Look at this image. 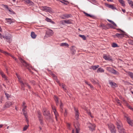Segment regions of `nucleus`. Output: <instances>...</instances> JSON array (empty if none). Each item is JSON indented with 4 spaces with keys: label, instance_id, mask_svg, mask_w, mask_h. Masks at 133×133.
Instances as JSON below:
<instances>
[{
    "label": "nucleus",
    "instance_id": "nucleus-11",
    "mask_svg": "<svg viewBox=\"0 0 133 133\" xmlns=\"http://www.w3.org/2000/svg\"><path fill=\"white\" fill-rule=\"evenodd\" d=\"M117 128L118 129L122 128V125L121 122L119 120H118L116 123Z\"/></svg>",
    "mask_w": 133,
    "mask_h": 133
},
{
    "label": "nucleus",
    "instance_id": "nucleus-50",
    "mask_svg": "<svg viewBox=\"0 0 133 133\" xmlns=\"http://www.w3.org/2000/svg\"><path fill=\"white\" fill-rule=\"evenodd\" d=\"M5 94L7 98H9L10 97L9 95L7 93H5Z\"/></svg>",
    "mask_w": 133,
    "mask_h": 133
},
{
    "label": "nucleus",
    "instance_id": "nucleus-37",
    "mask_svg": "<svg viewBox=\"0 0 133 133\" xmlns=\"http://www.w3.org/2000/svg\"><path fill=\"white\" fill-rule=\"evenodd\" d=\"M112 69V68H111L110 67H107L106 68L107 70L110 72H111V70Z\"/></svg>",
    "mask_w": 133,
    "mask_h": 133
},
{
    "label": "nucleus",
    "instance_id": "nucleus-31",
    "mask_svg": "<svg viewBox=\"0 0 133 133\" xmlns=\"http://www.w3.org/2000/svg\"><path fill=\"white\" fill-rule=\"evenodd\" d=\"M128 2L131 6L133 8V2L130 0H128Z\"/></svg>",
    "mask_w": 133,
    "mask_h": 133
},
{
    "label": "nucleus",
    "instance_id": "nucleus-47",
    "mask_svg": "<svg viewBox=\"0 0 133 133\" xmlns=\"http://www.w3.org/2000/svg\"><path fill=\"white\" fill-rule=\"evenodd\" d=\"M51 19L48 17H46L45 19V20L48 22H50Z\"/></svg>",
    "mask_w": 133,
    "mask_h": 133
},
{
    "label": "nucleus",
    "instance_id": "nucleus-46",
    "mask_svg": "<svg viewBox=\"0 0 133 133\" xmlns=\"http://www.w3.org/2000/svg\"><path fill=\"white\" fill-rule=\"evenodd\" d=\"M39 120L40 123L42 125L43 124V123L42 122V117H41V116L39 117Z\"/></svg>",
    "mask_w": 133,
    "mask_h": 133
},
{
    "label": "nucleus",
    "instance_id": "nucleus-59",
    "mask_svg": "<svg viewBox=\"0 0 133 133\" xmlns=\"http://www.w3.org/2000/svg\"><path fill=\"white\" fill-rule=\"evenodd\" d=\"M108 26H110L111 27V28H112L113 27L112 26V25H111V24H108Z\"/></svg>",
    "mask_w": 133,
    "mask_h": 133
},
{
    "label": "nucleus",
    "instance_id": "nucleus-53",
    "mask_svg": "<svg viewBox=\"0 0 133 133\" xmlns=\"http://www.w3.org/2000/svg\"><path fill=\"white\" fill-rule=\"evenodd\" d=\"M67 115V111H66V110L65 109V113H64V116H66Z\"/></svg>",
    "mask_w": 133,
    "mask_h": 133
},
{
    "label": "nucleus",
    "instance_id": "nucleus-15",
    "mask_svg": "<svg viewBox=\"0 0 133 133\" xmlns=\"http://www.w3.org/2000/svg\"><path fill=\"white\" fill-rule=\"evenodd\" d=\"M5 20L8 24H10L11 23L15 22V20L11 18H5Z\"/></svg>",
    "mask_w": 133,
    "mask_h": 133
},
{
    "label": "nucleus",
    "instance_id": "nucleus-36",
    "mask_svg": "<svg viewBox=\"0 0 133 133\" xmlns=\"http://www.w3.org/2000/svg\"><path fill=\"white\" fill-rule=\"evenodd\" d=\"M84 13L87 16L90 17H94V16L92 15H90L88 14V13H86L85 12H84Z\"/></svg>",
    "mask_w": 133,
    "mask_h": 133
},
{
    "label": "nucleus",
    "instance_id": "nucleus-35",
    "mask_svg": "<svg viewBox=\"0 0 133 133\" xmlns=\"http://www.w3.org/2000/svg\"><path fill=\"white\" fill-rule=\"evenodd\" d=\"M128 75L130 77L133 79V73L130 72H128Z\"/></svg>",
    "mask_w": 133,
    "mask_h": 133
},
{
    "label": "nucleus",
    "instance_id": "nucleus-28",
    "mask_svg": "<svg viewBox=\"0 0 133 133\" xmlns=\"http://www.w3.org/2000/svg\"><path fill=\"white\" fill-rule=\"evenodd\" d=\"M119 2L121 4L122 6H124L125 5L124 2L123 0H119Z\"/></svg>",
    "mask_w": 133,
    "mask_h": 133
},
{
    "label": "nucleus",
    "instance_id": "nucleus-10",
    "mask_svg": "<svg viewBox=\"0 0 133 133\" xmlns=\"http://www.w3.org/2000/svg\"><path fill=\"white\" fill-rule=\"evenodd\" d=\"M12 105V103L11 102L9 101L5 103V105L3 107V108L4 109H5L6 108L9 107Z\"/></svg>",
    "mask_w": 133,
    "mask_h": 133
},
{
    "label": "nucleus",
    "instance_id": "nucleus-33",
    "mask_svg": "<svg viewBox=\"0 0 133 133\" xmlns=\"http://www.w3.org/2000/svg\"><path fill=\"white\" fill-rule=\"evenodd\" d=\"M108 7L111 9L113 10L116 9V8L114 6L112 5H108Z\"/></svg>",
    "mask_w": 133,
    "mask_h": 133
},
{
    "label": "nucleus",
    "instance_id": "nucleus-7",
    "mask_svg": "<svg viewBox=\"0 0 133 133\" xmlns=\"http://www.w3.org/2000/svg\"><path fill=\"white\" fill-rule=\"evenodd\" d=\"M0 51L1 52L3 53L6 55H8L11 56L13 59H14L16 62H18L17 59L13 55H12L11 54H9L6 52L5 51L1 49H0Z\"/></svg>",
    "mask_w": 133,
    "mask_h": 133
},
{
    "label": "nucleus",
    "instance_id": "nucleus-29",
    "mask_svg": "<svg viewBox=\"0 0 133 133\" xmlns=\"http://www.w3.org/2000/svg\"><path fill=\"white\" fill-rule=\"evenodd\" d=\"M118 129L120 133H125L124 131V130L123 128L119 129Z\"/></svg>",
    "mask_w": 133,
    "mask_h": 133
},
{
    "label": "nucleus",
    "instance_id": "nucleus-5",
    "mask_svg": "<svg viewBox=\"0 0 133 133\" xmlns=\"http://www.w3.org/2000/svg\"><path fill=\"white\" fill-rule=\"evenodd\" d=\"M41 9L43 11L49 12L50 13L52 12L51 8L47 6H42L41 7Z\"/></svg>",
    "mask_w": 133,
    "mask_h": 133
},
{
    "label": "nucleus",
    "instance_id": "nucleus-2",
    "mask_svg": "<svg viewBox=\"0 0 133 133\" xmlns=\"http://www.w3.org/2000/svg\"><path fill=\"white\" fill-rule=\"evenodd\" d=\"M117 30H120L121 32V34H116V35H114V37H117L118 38H122L123 37L124 35H125V32L120 29H117Z\"/></svg>",
    "mask_w": 133,
    "mask_h": 133
},
{
    "label": "nucleus",
    "instance_id": "nucleus-49",
    "mask_svg": "<svg viewBox=\"0 0 133 133\" xmlns=\"http://www.w3.org/2000/svg\"><path fill=\"white\" fill-rule=\"evenodd\" d=\"M129 44H133V41L130 40L129 41Z\"/></svg>",
    "mask_w": 133,
    "mask_h": 133
},
{
    "label": "nucleus",
    "instance_id": "nucleus-44",
    "mask_svg": "<svg viewBox=\"0 0 133 133\" xmlns=\"http://www.w3.org/2000/svg\"><path fill=\"white\" fill-rule=\"evenodd\" d=\"M28 127V125H26L23 128V131H25L26 130Z\"/></svg>",
    "mask_w": 133,
    "mask_h": 133
},
{
    "label": "nucleus",
    "instance_id": "nucleus-45",
    "mask_svg": "<svg viewBox=\"0 0 133 133\" xmlns=\"http://www.w3.org/2000/svg\"><path fill=\"white\" fill-rule=\"evenodd\" d=\"M116 101L118 105H121V102L119 99H117Z\"/></svg>",
    "mask_w": 133,
    "mask_h": 133
},
{
    "label": "nucleus",
    "instance_id": "nucleus-39",
    "mask_svg": "<svg viewBox=\"0 0 133 133\" xmlns=\"http://www.w3.org/2000/svg\"><path fill=\"white\" fill-rule=\"evenodd\" d=\"M23 115H24L25 118H27V117H28L27 116V114L26 112H25V110H24V111H23Z\"/></svg>",
    "mask_w": 133,
    "mask_h": 133
},
{
    "label": "nucleus",
    "instance_id": "nucleus-9",
    "mask_svg": "<svg viewBox=\"0 0 133 133\" xmlns=\"http://www.w3.org/2000/svg\"><path fill=\"white\" fill-rule=\"evenodd\" d=\"M19 59L23 66L25 67H27L28 66V64L21 58L19 57Z\"/></svg>",
    "mask_w": 133,
    "mask_h": 133
},
{
    "label": "nucleus",
    "instance_id": "nucleus-54",
    "mask_svg": "<svg viewBox=\"0 0 133 133\" xmlns=\"http://www.w3.org/2000/svg\"><path fill=\"white\" fill-rule=\"evenodd\" d=\"M89 86L90 88L91 89L93 88V86L91 84H89Z\"/></svg>",
    "mask_w": 133,
    "mask_h": 133
},
{
    "label": "nucleus",
    "instance_id": "nucleus-34",
    "mask_svg": "<svg viewBox=\"0 0 133 133\" xmlns=\"http://www.w3.org/2000/svg\"><path fill=\"white\" fill-rule=\"evenodd\" d=\"M107 20L109 22L112 24L114 26H117L116 24L113 21L109 19H108Z\"/></svg>",
    "mask_w": 133,
    "mask_h": 133
},
{
    "label": "nucleus",
    "instance_id": "nucleus-25",
    "mask_svg": "<svg viewBox=\"0 0 133 133\" xmlns=\"http://www.w3.org/2000/svg\"><path fill=\"white\" fill-rule=\"evenodd\" d=\"M0 73L2 77L4 78L5 80L7 79V77L4 73L1 71H0Z\"/></svg>",
    "mask_w": 133,
    "mask_h": 133
},
{
    "label": "nucleus",
    "instance_id": "nucleus-43",
    "mask_svg": "<svg viewBox=\"0 0 133 133\" xmlns=\"http://www.w3.org/2000/svg\"><path fill=\"white\" fill-rule=\"evenodd\" d=\"M79 36L83 39L84 40L86 39V37L84 35H79Z\"/></svg>",
    "mask_w": 133,
    "mask_h": 133
},
{
    "label": "nucleus",
    "instance_id": "nucleus-63",
    "mask_svg": "<svg viewBox=\"0 0 133 133\" xmlns=\"http://www.w3.org/2000/svg\"><path fill=\"white\" fill-rule=\"evenodd\" d=\"M3 125H2V124H1L0 125V128H2L3 127Z\"/></svg>",
    "mask_w": 133,
    "mask_h": 133
},
{
    "label": "nucleus",
    "instance_id": "nucleus-40",
    "mask_svg": "<svg viewBox=\"0 0 133 133\" xmlns=\"http://www.w3.org/2000/svg\"><path fill=\"white\" fill-rule=\"evenodd\" d=\"M8 10L10 12H11V14H14L15 13L14 11H13V10L11 9V8H9L7 10Z\"/></svg>",
    "mask_w": 133,
    "mask_h": 133
},
{
    "label": "nucleus",
    "instance_id": "nucleus-8",
    "mask_svg": "<svg viewBox=\"0 0 133 133\" xmlns=\"http://www.w3.org/2000/svg\"><path fill=\"white\" fill-rule=\"evenodd\" d=\"M125 117L126 118L128 123L131 126H133V121L130 120V118L128 117L127 115H125Z\"/></svg>",
    "mask_w": 133,
    "mask_h": 133
},
{
    "label": "nucleus",
    "instance_id": "nucleus-13",
    "mask_svg": "<svg viewBox=\"0 0 133 133\" xmlns=\"http://www.w3.org/2000/svg\"><path fill=\"white\" fill-rule=\"evenodd\" d=\"M95 125L94 124H92L91 123H90L89 125V129L92 131H93L95 130Z\"/></svg>",
    "mask_w": 133,
    "mask_h": 133
},
{
    "label": "nucleus",
    "instance_id": "nucleus-1",
    "mask_svg": "<svg viewBox=\"0 0 133 133\" xmlns=\"http://www.w3.org/2000/svg\"><path fill=\"white\" fill-rule=\"evenodd\" d=\"M16 75L19 81L21 83L22 88L23 90H24V87L25 86H27L29 89L30 88V87L27 83L26 82H23L21 79V77L19 75H18L17 74H16Z\"/></svg>",
    "mask_w": 133,
    "mask_h": 133
},
{
    "label": "nucleus",
    "instance_id": "nucleus-52",
    "mask_svg": "<svg viewBox=\"0 0 133 133\" xmlns=\"http://www.w3.org/2000/svg\"><path fill=\"white\" fill-rule=\"evenodd\" d=\"M64 1L65 2L68 3H69L68 1H65V0H61V1H60V2L62 3H64Z\"/></svg>",
    "mask_w": 133,
    "mask_h": 133
},
{
    "label": "nucleus",
    "instance_id": "nucleus-22",
    "mask_svg": "<svg viewBox=\"0 0 133 133\" xmlns=\"http://www.w3.org/2000/svg\"><path fill=\"white\" fill-rule=\"evenodd\" d=\"M111 72L116 75H118L119 74V73L113 68L112 69Z\"/></svg>",
    "mask_w": 133,
    "mask_h": 133
},
{
    "label": "nucleus",
    "instance_id": "nucleus-27",
    "mask_svg": "<svg viewBox=\"0 0 133 133\" xmlns=\"http://www.w3.org/2000/svg\"><path fill=\"white\" fill-rule=\"evenodd\" d=\"M60 45L61 46H65L68 47L69 46V45H68V43H61L60 44Z\"/></svg>",
    "mask_w": 133,
    "mask_h": 133
},
{
    "label": "nucleus",
    "instance_id": "nucleus-57",
    "mask_svg": "<svg viewBox=\"0 0 133 133\" xmlns=\"http://www.w3.org/2000/svg\"><path fill=\"white\" fill-rule=\"evenodd\" d=\"M3 37V38H5V37H3L2 36V35L1 34H0V38H1V39H2Z\"/></svg>",
    "mask_w": 133,
    "mask_h": 133
},
{
    "label": "nucleus",
    "instance_id": "nucleus-38",
    "mask_svg": "<svg viewBox=\"0 0 133 133\" xmlns=\"http://www.w3.org/2000/svg\"><path fill=\"white\" fill-rule=\"evenodd\" d=\"M2 5L3 6V7L4 8H6V9L7 10L9 8H8V7L7 5H5L4 4H2Z\"/></svg>",
    "mask_w": 133,
    "mask_h": 133
},
{
    "label": "nucleus",
    "instance_id": "nucleus-60",
    "mask_svg": "<svg viewBox=\"0 0 133 133\" xmlns=\"http://www.w3.org/2000/svg\"><path fill=\"white\" fill-rule=\"evenodd\" d=\"M122 11L124 12V13H125V10L124 9H122Z\"/></svg>",
    "mask_w": 133,
    "mask_h": 133
},
{
    "label": "nucleus",
    "instance_id": "nucleus-17",
    "mask_svg": "<svg viewBox=\"0 0 133 133\" xmlns=\"http://www.w3.org/2000/svg\"><path fill=\"white\" fill-rule=\"evenodd\" d=\"M71 15L68 14H64L61 17V18L62 19H64L65 18H68L71 16Z\"/></svg>",
    "mask_w": 133,
    "mask_h": 133
},
{
    "label": "nucleus",
    "instance_id": "nucleus-32",
    "mask_svg": "<svg viewBox=\"0 0 133 133\" xmlns=\"http://www.w3.org/2000/svg\"><path fill=\"white\" fill-rule=\"evenodd\" d=\"M99 67V65H98L92 66H91V68L93 70H95L96 69Z\"/></svg>",
    "mask_w": 133,
    "mask_h": 133
},
{
    "label": "nucleus",
    "instance_id": "nucleus-19",
    "mask_svg": "<svg viewBox=\"0 0 133 133\" xmlns=\"http://www.w3.org/2000/svg\"><path fill=\"white\" fill-rule=\"evenodd\" d=\"M52 109L53 110V112L54 113V114L55 116V118L56 119V120H57V118L58 117V113L57 111H56V110L54 108H53V107L52 106Z\"/></svg>",
    "mask_w": 133,
    "mask_h": 133
},
{
    "label": "nucleus",
    "instance_id": "nucleus-61",
    "mask_svg": "<svg viewBox=\"0 0 133 133\" xmlns=\"http://www.w3.org/2000/svg\"><path fill=\"white\" fill-rule=\"evenodd\" d=\"M85 83L86 84H87V85H89V84H90V83H89L88 82L86 81H85Z\"/></svg>",
    "mask_w": 133,
    "mask_h": 133
},
{
    "label": "nucleus",
    "instance_id": "nucleus-14",
    "mask_svg": "<svg viewBox=\"0 0 133 133\" xmlns=\"http://www.w3.org/2000/svg\"><path fill=\"white\" fill-rule=\"evenodd\" d=\"M46 34L49 37H50L53 35L54 32L52 30H49L46 32Z\"/></svg>",
    "mask_w": 133,
    "mask_h": 133
},
{
    "label": "nucleus",
    "instance_id": "nucleus-24",
    "mask_svg": "<svg viewBox=\"0 0 133 133\" xmlns=\"http://www.w3.org/2000/svg\"><path fill=\"white\" fill-rule=\"evenodd\" d=\"M31 36L32 38L35 39L36 38L37 35L35 34L34 32H32L31 33Z\"/></svg>",
    "mask_w": 133,
    "mask_h": 133
},
{
    "label": "nucleus",
    "instance_id": "nucleus-56",
    "mask_svg": "<svg viewBox=\"0 0 133 133\" xmlns=\"http://www.w3.org/2000/svg\"><path fill=\"white\" fill-rule=\"evenodd\" d=\"M50 22L51 23L53 24H55V23L54 22L52 21L51 20Z\"/></svg>",
    "mask_w": 133,
    "mask_h": 133
},
{
    "label": "nucleus",
    "instance_id": "nucleus-30",
    "mask_svg": "<svg viewBox=\"0 0 133 133\" xmlns=\"http://www.w3.org/2000/svg\"><path fill=\"white\" fill-rule=\"evenodd\" d=\"M25 103L24 102H23L22 104V107H23V108L22 109V111H24L25 109L26 108V106L25 105Z\"/></svg>",
    "mask_w": 133,
    "mask_h": 133
},
{
    "label": "nucleus",
    "instance_id": "nucleus-62",
    "mask_svg": "<svg viewBox=\"0 0 133 133\" xmlns=\"http://www.w3.org/2000/svg\"><path fill=\"white\" fill-rule=\"evenodd\" d=\"M26 121L28 123V117H27V118L26 119V118H25Z\"/></svg>",
    "mask_w": 133,
    "mask_h": 133
},
{
    "label": "nucleus",
    "instance_id": "nucleus-64",
    "mask_svg": "<svg viewBox=\"0 0 133 133\" xmlns=\"http://www.w3.org/2000/svg\"><path fill=\"white\" fill-rule=\"evenodd\" d=\"M109 2H112L113 1V0H107Z\"/></svg>",
    "mask_w": 133,
    "mask_h": 133
},
{
    "label": "nucleus",
    "instance_id": "nucleus-55",
    "mask_svg": "<svg viewBox=\"0 0 133 133\" xmlns=\"http://www.w3.org/2000/svg\"><path fill=\"white\" fill-rule=\"evenodd\" d=\"M128 107L130 109L133 111V109L130 106H129Z\"/></svg>",
    "mask_w": 133,
    "mask_h": 133
},
{
    "label": "nucleus",
    "instance_id": "nucleus-21",
    "mask_svg": "<svg viewBox=\"0 0 133 133\" xmlns=\"http://www.w3.org/2000/svg\"><path fill=\"white\" fill-rule=\"evenodd\" d=\"M74 126L75 127V128H76V133H79V129L78 128V126L79 125V124L77 123V128L76 125L75 124H74Z\"/></svg>",
    "mask_w": 133,
    "mask_h": 133
},
{
    "label": "nucleus",
    "instance_id": "nucleus-51",
    "mask_svg": "<svg viewBox=\"0 0 133 133\" xmlns=\"http://www.w3.org/2000/svg\"><path fill=\"white\" fill-rule=\"evenodd\" d=\"M61 22L63 25H64L65 23V20L62 21H61Z\"/></svg>",
    "mask_w": 133,
    "mask_h": 133
},
{
    "label": "nucleus",
    "instance_id": "nucleus-41",
    "mask_svg": "<svg viewBox=\"0 0 133 133\" xmlns=\"http://www.w3.org/2000/svg\"><path fill=\"white\" fill-rule=\"evenodd\" d=\"M65 23L68 24H70L71 23V22L69 20H65Z\"/></svg>",
    "mask_w": 133,
    "mask_h": 133
},
{
    "label": "nucleus",
    "instance_id": "nucleus-18",
    "mask_svg": "<svg viewBox=\"0 0 133 133\" xmlns=\"http://www.w3.org/2000/svg\"><path fill=\"white\" fill-rule=\"evenodd\" d=\"M74 110L75 112V117L77 119H78V118L79 114L78 111L77 109L74 108Z\"/></svg>",
    "mask_w": 133,
    "mask_h": 133
},
{
    "label": "nucleus",
    "instance_id": "nucleus-42",
    "mask_svg": "<svg viewBox=\"0 0 133 133\" xmlns=\"http://www.w3.org/2000/svg\"><path fill=\"white\" fill-rule=\"evenodd\" d=\"M112 46L113 47L115 48L118 46L117 45L116 43H113L112 45Z\"/></svg>",
    "mask_w": 133,
    "mask_h": 133
},
{
    "label": "nucleus",
    "instance_id": "nucleus-23",
    "mask_svg": "<svg viewBox=\"0 0 133 133\" xmlns=\"http://www.w3.org/2000/svg\"><path fill=\"white\" fill-rule=\"evenodd\" d=\"M11 38L10 36H6L5 37V38L6 39L7 41L9 43L12 41Z\"/></svg>",
    "mask_w": 133,
    "mask_h": 133
},
{
    "label": "nucleus",
    "instance_id": "nucleus-6",
    "mask_svg": "<svg viewBox=\"0 0 133 133\" xmlns=\"http://www.w3.org/2000/svg\"><path fill=\"white\" fill-rule=\"evenodd\" d=\"M54 99L56 102V103L57 105H58L59 104H60V108L61 109H62V103L61 102V101H60L59 102L58 101V98L57 97L55 96H54Z\"/></svg>",
    "mask_w": 133,
    "mask_h": 133
},
{
    "label": "nucleus",
    "instance_id": "nucleus-20",
    "mask_svg": "<svg viewBox=\"0 0 133 133\" xmlns=\"http://www.w3.org/2000/svg\"><path fill=\"white\" fill-rule=\"evenodd\" d=\"M109 84L111 85V87L113 88H115L117 86V85L115 83L111 81H110Z\"/></svg>",
    "mask_w": 133,
    "mask_h": 133
},
{
    "label": "nucleus",
    "instance_id": "nucleus-58",
    "mask_svg": "<svg viewBox=\"0 0 133 133\" xmlns=\"http://www.w3.org/2000/svg\"><path fill=\"white\" fill-rule=\"evenodd\" d=\"M88 112V114L89 115H90L91 116V117L92 118V117H93L92 116H91V113H90L89 111V112L88 111V112Z\"/></svg>",
    "mask_w": 133,
    "mask_h": 133
},
{
    "label": "nucleus",
    "instance_id": "nucleus-12",
    "mask_svg": "<svg viewBox=\"0 0 133 133\" xmlns=\"http://www.w3.org/2000/svg\"><path fill=\"white\" fill-rule=\"evenodd\" d=\"M103 57L106 60L110 61L112 60L111 57L109 55H104Z\"/></svg>",
    "mask_w": 133,
    "mask_h": 133
},
{
    "label": "nucleus",
    "instance_id": "nucleus-16",
    "mask_svg": "<svg viewBox=\"0 0 133 133\" xmlns=\"http://www.w3.org/2000/svg\"><path fill=\"white\" fill-rule=\"evenodd\" d=\"M44 115L48 117V118H50V113L49 111L46 110H45L43 112Z\"/></svg>",
    "mask_w": 133,
    "mask_h": 133
},
{
    "label": "nucleus",
    "instance_id": "nucleus-3",
    "mask_svg": "<svg viewBox=\"0 0 133 133\" xmlns=\"http://www.w3.org/2000/svg\"><path fill=\"white\" fill-rule=\"evenodd\" d=\"M51 75L53 76V77H54V78L55 79H56V82L57 83H59V85L60 86H61V87L63 88L64 90H66V89L65 88V85L64 84H61L60 83H59V81L57 79V77L54 74L52 73Z\"/></svg>",
    "mask_w": 133,
    "mask_h": 133
},
{
    "label": "nucleus",
    "instance_id": "nucleus-4",
    "mask_svg": "<svg viewBox=\"0 0 133 133\" xmlns=\"http://www.w3.org/2000/svg\"><path fill=\"white\" fill-rule=\"evenodd\" d=\"M108 126L111 133H116L115 128L112 124L110 123L108 124Z\"/></svg>",
    "mask_w": 133,
    "mask_h": 133
},
{
    "label": "nucleus",
    "instance_id": "nucleus-26",
    "mask_svg": "<svg viewBox=\"0 0 133 133\" xmlns=\"http://www.w3.org/2000/svg\"><path fill=\"white\" fill-rule=\"evenodd\" d=\"M104 72V70L102 68H100L97 70V72L98 73L99 72Z\"/></svg>",
    "mask_w": 133,
    "mask_h": 133
},
{
    "label": "nucleus",
    "instance_id": "nucleus-48",
    "mask_svg": "<svg viewBox=\"0 0 133 133\" xmlns=\"http://www.w3.org/2000/svg\"><path fill=\"white\" fill-rule=\"evenodd\" d=\"M24 1L28 4H29L31 2H32L30 1V0H24Z\"/></svg>",
    "mask_w": 133,
    "mask_h": 133
}]
</instances>
